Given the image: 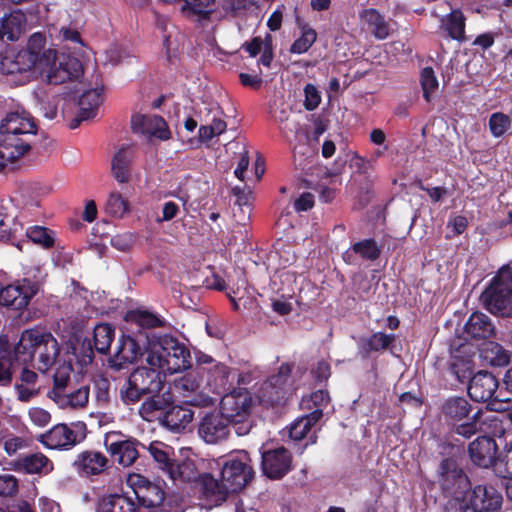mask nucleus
Returning a JSON list of instances; mask_svg holds the SVG:
<instances>
[{"mask_svg": "<svg viewBox=\"0 0 512 512\" xmlns=\"http://www.w3.org/2000/svg\"><path fill=\"white\" fill-rule=\"evenodd\" d=\"M449 371L460 384L469 382L472 378V368L468 362L463 360L452 362Z\"/></svg>", "mask_w": 512, "mask_h": 512, "instance_id": "4d7b16f0", "label": "nucleus"}, {"mask_svg": "<svg viewBox=\"0 0 512 512\" xmlns=\"http://www.w3.org/2000/svg\"><path fill=\"white\" fill-rule=\"evenodd\" d=\"M26 21V15L19 9L5 14L0 20V40H18L25 30Z\"/></svg>", "mask_w": 512, "mask_h": 512, "instance_id": "7c9ffc66", "label": "nucleus"}, {"mask_svg": "<svg viewBox=\"0 0 512 512\" xmlns=\"http://www.w3.org/2000/svg\"><path fill=\"white\" fill-rule=\"evenodd\" d=\"M323 417V413L318 410H313L311 413L297 418L290 426L289 437L294 441L303 440L310 432L312 427Z\"/></svg>", "mask_w": 512, "mask_h": 512, "instance_id": "58836bf2", "label": "nucleus"}, {"mask_svg": "<svg viewBox=\"0 0 512 512\" xmlns=\"http://www.w3.org/2000/svg\"><path fill=\"white\" fill-rule=\"evenodd\" d=\"M440 31L455 41L465 42L467 40L466 17L461 9H453L450 13L446 14L440 19Z\"/></svg>", "mask_w": 512, "mask_h": 512, "instance_id": "c85d7f7f", "label": "nucleus"}, {"mask_svg": "<svg viewBox=\"0 0 512 512\" xmlns=\"http://www.w3.org/2000/svg\"><path fill=\"white\" fill-rule=\"evenodd\" d=\"M107 210L114 216H122L128 210L127 201L119 193H112L107 200Z\"/></svg>", "mask_w": 512, "mask_h": 512, "instance_id": "052dcab7", "label": "nucleus"}, {"mask_svg": "<svg viewBox=\"0 0 512 512\" xmlns=\"http://www.w3.org/2000/svg\"><path fill=\"white\" fill-rule=\"evenodd\" d=\"M70 384L69 374L57 372L53 377V388L48 394L49 397L56 402V400L71 389Z\"/></svg>", "mask_w": 512, "mask_h": 512, "instance_id": "5fc2aeb1", "label": "nucleus"}, {"mask_svg": "<svg viewBox=\"0 0 512 512\" xmlns=\"http://www.w3.org/2000/svg\"><path fill=\"white\" fill-rule=\"evenodd\" d=\"M22 365L14 357V350H5L0 353V387H9L13 380L16 366Z\"/></svg>", "mask_w": 512, "mask_h": 512, "instance_id": "37998d69", "label": "nucleus"}, {"mask_svg": "<svg viewBox=\"0 0 512 512\" xmlns=\"http://www.w3.org/2000/svg\"><path fill=\"white\" fill-rule=\"evenodd\" d=\"M36 132L37 125L28 112H9L0 123V149L11 154L14 162L30 150L29 138Z\"/></svg>", "mask_w": 512, "mask_h": 512, "instance_id": "7ed1b4c3", "label": "nucleus"}, {"mask_svg": "<svg viewBox=\"0 0 512 512\" xmlns=\"http://www.w3.org/2000/svg\"><path fill=\"white\" fill-rule=\"evenodd\" d=\"M493 472L500 478L512 479V443H506L499 450Z\"/></svg>", "mask_w": 512, "mask_h": 512, "instance_id": "c03bdc74", "label": "nucleus"}, {"mask_svg": "<svg viewBox=\"0 0 512 512\" xmlns=\"http://www.w3.org/2000/svg\"><path fill=\"white\" fill-rule=\"evenodd\" d=\"M148 451L157 463L158 468L168 474L174 462V459L171 457L173 453L172 448L160 441H154L150 443Z\"/></svg>", "mask_w": 512, "mask_h": 512, "instance_id": "a19ab883", "label": "nucleus"}, {"mask_svg": "<svg viewBox=\"0 0 512 512\" xmlns=\"http://www.w3.org/2000/svg\"><path fill=\"white\" fill-rule=\"evenodd\" d=\"M135 439H121V434L110 432L105 435L104 445L111 457L123 467L131 466L139 457Z\"/></svg>", "mask_w": 512, "mask_h": 512, "instance_id": "dca6fc26", "label": "nucleus"}, {"mask_svg": "<svg viewBox=\"0 0 512 512\" xmlns=\"http://www.w3.org/2000/svg\"><path fill=\"white\" fill-rule=\"evenodd\" d=\"M142 355L138 342L130 335L123 334L117 342L114 354L109 358L110 368L119 371Z\"/></svg>", "mask_w": 512, "mask_h": 512, "instance_id": "5701e85b", "label": "nucleus"}, {"mask_svg": "<svg viewBox=\"0 0 512 512\" xmlns=\"http://www.w3.org/2000/svg\"><path fill=\"white\" fill-rule=\"evenodd\" d=\"M499 386L498 379L488 371H479L469 381L467 392L475 402H486L491 399L498 400L495 396Z\"/></svg>", "mask_w": 512, "mask_h": 512, "instance_id": "aec40b11", "label": "nucleus"}, {"mask_svg": "<svg viewBox=\"0 0 512 512\" xmlns=\"http://www.w3.org/2000/svg\"><path fill=\"white\" fill-rule=\"evenodd\" d=\"M83 75V66L80 60L71 56H62L50 67L47 78L53 85H60L67 81L77 80Z\"/></svg>", "mask_w": 512, "mask_h": 512, "instance_id": "4be33fe9", "label": "nucleus"}, {"mask_svg": "<svg viewBox=\"0 0 512 512\" xmlns=\"http://www.w3.org/2000/svg\"><path fill=\"white\" fill-rule=\"evenodd\" d=\"M221 395L219 412L228 420L233 417H250L253 400L246 388L232 387Z\"/></svg>", "mask_w": 512, "mask_h": 512, "instance_id": "2eb2a0df", "label": "nucleus"}, {"mask_svg": "<svg viewBox=\"0 0 512 512\" xmlns=\"http://www.w3.org/2000/svg\"><path fill=\"white\" fill-rule=\"evenodd\" d=\"M96 512H137V505L126 495L108 494L99 499Z\"/></svg>", "mask_w": 512, "mask_h": 512, "instance_id": "e433bc0d", "label": "nucleus"}, {"mask_svg": "<svg viewBox=\"0 0 512 512\" xmlns=\"http://www.w3.org/2000/svg\"><path fill=\"white\" fill-rule=\"evenodd\" d=\"M214 4L215 0H184L183 9H188L203 19H208Z\"/></svg>", "mask_w": 512, "mask_h": 512, "instance_id": "864d4df0", "label": "nucleus"}, {"mask_svg": "<svg viewBox=\"0 0 512 512\" xmlns=\"http://www.w3.org/2000/svg\"><path fill=\"white\" fill-rule=\"evenodd\" d=\"M27 237L36 244H40L44 248L54 246V237L52 231L43 226H31L26 231Z\"/></svg>", "mask_w": 512, "mask_h": 512, "instance_id": "09e8293b", "label": "nucleus"}, {"mask_svg": "<svg viewBox=\"0 0 512 512\" xmlns=\"http://www.w3.org/2000/svg\"><path fill=\"white\" fill-rule=\"evenodd\" d=\"M330 401L329 393L326 390H317L310 394L309 398H303L302 403L308 408H314V410H320L323 413L325 408Z\"/></svg>", "mask_w": 512, "mask_h": 512, "instance_id": "13d9d810", "label": "nucleus"}, {"mask_svg": "<svg viewBox=\"0 0 512 512\" xmlns=\"http://www.w3.org/2000/svg\"><path fill=\"white\" fill-rule=\"evenodd\" d=\"M128 482L140 506L153 509L162 505L165 492L158 484L139 474L130 476Z\"/></svg>", "mask_w": 512, "mask_h": 512, "instance_id": "f3484780", "label": "nucleus"}, {"mask_svg": "<svg viewBox=\"0 0 512 512\" xmlns=\"http://www.w3.org/2000/svg\"><path fill=\"white\" fill-rule=\"evenodd\" d=\"M229 433V420L216 410L206 413L198 424V435L208 444L226 440Z\"/></svg>", "mask_w": 512, "mask_h": 512, "instance_id": "a211bd4d", "label": "nucleus"}, {"mask_svg": "<svg viewBox=\"0 0 512 512\" xmlns=\"http://www.w3.org/2000/svg\"><path fill=\"white\" fill-rule=\"evenodd\" d=\"M89 400V387L81 386L76 390L72 388L62 395L61 398L56 400V404H58L61 408H82L87 405Z\"/></svg>", "mask_w": 512, "mask_h": 512, "instance_id": "79ce46f5", "label": "nucleus"}, {"mask_svg": "<svg viewBox=\"0 0 512 512\" xmlns=\"http://www.w3.org/2000/svg\"><path fill=\"white\" fill-rule=\"evenodd\" d=\"M173 403V393L169 387H165L162 392L152 393L145 397L139 408V414L148 420L155 412L161 411L163 414Z\"/></svg>", "mask_w": 512, "mask_h": 512, "instance_id": "c756f323", "label": "nucleus"}, {"mask_svg": "<svg viewBox=\"0 0 512 512\" xmlns=\"http://www.w3.org/2000/svg\"><path fill=\"white\" fill-rule=\"evenodd\" d=\"M488 126L492 136L495 138H500L510 128L511 120L508 115L502 112H495L490 115Z\"/></svg>", "mask_w": 512, "mask_h": 512, "instance_id": "8fccbe9b", "label": "nucleus"}, {"mask_svg": "<svg viewBox=\"0 0 512 512\" xmlns=\"http://www.w3.org/2000/svg\"><path fill=\"white\" fill-rule=\"evenodd\" d=\"M0 66L2 73L6 75L21 74L35 67L43 71L49 66V56L46 53L38 55L32 50L21 49L16 54L4 56Z\"/></svg>", "mask_w": 512, "mask_h": 512, "instance_id": "9b49d317", "label": "nucleus"}, {"mask_svg": "<svg viewBox=\"0 0 512 512\" xmlns=\"http://www.w3.org/2000/svg\"><path fill=\"white\" fill-rule=\"evenodd\" d=\"M133 159V149L130 146L121 147L112 159V172L120 183H126L130 176V164Z\"/></svg>", "mask_w": 512, "mask_h": 512, "instance_id": "4c0bfd02", "label": "nucleus"}, {"mask_svg": "<svg viewBox=\"0 0 512 512\" xmlns=\"http://www.w3.org/2000/svg\"><path fill=\"white\" fill-rule=\"evenodd\" d=\"M314 206V195L310 192L302 193L294 202V209L297 212L310 210Z\"/></svg>", "mask_w": 512, "mask_h": 512, "instance_id": "774afa93", "label": "nucleus"}, {"mask_svg": "<svg viewBox=\"0 0 512 512\" xmlns=\"http://www.w3.org/2000/svg\"><path fill=\"white\" fill-rule=\"evenodd\" d=\"M213 465L219 469V476L223 478L231 493L240 492L254 476L249 453L244 450L225 460L209 462L211 469H213Z\"/></svg>", "mask_w": 512, "mask_h": 512, "instance_id": "6e6552de", "label": "nucleus"}, {"mask_svg": "<svg viewBox=\"0 0 512 512\" xmlns=\"http://www.w3.org/2000/svg\"><path fill=\"white\" fill-rule=\"evenodd\" d=\"M37 292V286L28 279L7 285L0 289V306L23 311Z\"/></svg>", "mask_w": 512, "mask_h": 512, "instance_id": "f8f14e48", "label": "nucleus"}, {"mask_svg": "<svg viewBox=\"0 0 512 512\" xmlns=\"http://www.w3.org/2000/svg\"><path fill=\"white\" fill-rule=\"evenodd\" d=\"M115 337V328L109 323H99L93 329V347L103 355L108 354Z\"/></svg>", "mask_w": 512, "mask_h": 512, "instance_id": "ea45409f", "label": "nucleus"}, {"mask_svg": "<svg viewBox=\"0 0 512 512\" xmlns=\"http://www.w3.org/2000/svg\"><path fill=\"white\" fill-rule=\"evenodd\" d=\"M72 466L81 477L99 476L108 469L109 459L100 451L85 450L76 456Z\"/></svg>", "mask_w": 512, "mask_h": 512, "instance_id": "412c9836", "label": "nucleus"}, {"mask_svg": "<svg viewBox=\"0 0 512 512\" xmlns=\"http://www.w3.org/2000/svg\"><path fill=\"white\" fill-rule=\"evenodd\" d=\"M207 464L208 463H206L202 459L196 461L187 458L182 460L181 462L174 461L167 475L174 482L198 483L199 479L201 478L204 472V469L207 467Z\"/></svg>", "mask_w": 512, "mask_h": 512, "instance_id": "393cba45", "label": "nucleus"}, {"mask_svg": "<svg viewBox=\"0 0 512 512\" xmlns=\"http://www.w3.org/2000/svg\"><path fill=\"white\" fill-rule=\"evenodd\" d=\"M486 309L501 317H512V269L504 265L481 294Z\"/></svg>", "mask_w": 512, "mask_h": 512, "instance_id": "0eeeda50", "label": "nucleus"}, {"mask_svg": "<svg viewBox=\"0 0 512 512\" xmlns=\"http://www.w3.org/2000/svg\"><path fill=\"white\" fill-rule=\"evenodd\" d=\"M72 349L77 362L81 366H87L93 362L95 357L94 351L96 350L89 338H84L80 344L74 346Z\"/></svg>", "mask_w": 512, "mask_h": 512, "instance_id": "603ef678", "label": "nucleus"}, {"mask_svg": "<svg viewBox=\"0 0 512 512\" xmlns=\"http://www.w3.org/2000/svg\"><path fill=\"white\" fill-rule=\"evenodd\" d=\"M437 475L442 494L449 498L446 503L447 511L457 510L472 485L469 476L452 457H445L440 461Z\"/></svg>", "mask_w": 512, "mask_h": 512, "instance_id": "423d86ee", "label": "nucleus"}, {"mask_svg": "<svg viewBox=\"0 0 512 512\" xmlns=\"http://www.w3.org/2000/svg\"><path fill=\"white\" fill-rule=\"evenodd\" d=\"M13 469L25 474H47L53 469L51 460L41 452L20 456L13 462Z\"/></svg>", "mask_w": 512, "mask_h": 512, "instance_id": "bb28decb", "label": "nucleus"}, {"mask_svg": "<svg viewBox=\"0 0 512 512\" xmlns=\"http://www.w3.org/2000/svg\"><path fill=\"white\" fill-rule=\"evenodd\" d=\"M467 339L486 340L494 336L495 326L489 316L476 311L473 312L464 325Z\"/></svg>", "mask_w": 512, "mask_h": 512, "instance_id": "a878e982", "label": "nucleus"}, {"mask_svg": "<svg viewBox=\"0 0 512 512\" xmlns=\"http://www.w3.org/2000/svg\"><path fill=\"white\" fill-rule=\"evenodd\" d=\"M130 319L143 328H156L163 325L162 320L157 315L148 311H132Z\"/></svg>", "mask_w": 512, "mask_h": 512, "instance_id": "6e6d98bb", "label": "nucleus"}, {"mask_svg": "<svg viewBox=\"0 0 512 512\" xmlns=\"http://www.w3.org/2000/svg\"><path fill=\"white\" fill-rule=\"evenodd\" d=\"M13 350L14 357L19 363L27 366L35 362L34 367L44 373L55 363L60 353V346L50 332L31 328L21 333Z\"/></svg>", "mask_w": 512, "mask_h": 512, "instance_id": "f257e3e1", "label": "nucleus"}, {"mask_svg": "<svg viewBox=\"0 0 512 512\" xmlns=\"http://www.w3.org/2000/svg\"><path fill=\"white\" fill-rule=\"evenodd\" d=\"M421 87L423 90V98L426 102L432 99V93L438 88V80L432 67H425L420 75Z\"/></svg>", "mask_w": 512, "mask_h": 512, "instance_id": "3c124183", "label": "nucleus"}, {"mask_svg": "<svg viewBox=\"0 0 512 512\" xmlns=\"http://www.w3.org/2000/svg\"><path fill=\"white\" fill-rule=\"evenodd\" d=\"M501 490L490 482L472 484L458 506V512H502Z\"/></svg>", "mask_w": 512, "mask_h": 512, "instance_id": "1a4fd4ad", "label": "nucleus"}, {"mask_svg": "<svg viewBox=\"0 0 512 512\" xmlns=\"http://www.w3.org/2000/svg\"><path fill=\"white\" fill-rule=\"evenodd\" d=\"M439 419L453 436L469 440L481 430L483 410L464 396H449L439 404Z\"/></svg>", "mask_w": 512, "mask_h": 512, "instance_id": "f03ea898", "label": "nucleus"}, {"mask_svg": "<svg viewBox=\"0 0 512 512\" xmlns=\"http://www.w3.org/2000/svg\"><path fill=\"white\" fill-rule=\"evenodd\" d=\"M203 371L207 373V384L218 395L233 387V383L230 381L231 369L227 365L218 362L214 364V367H204Z\"/></svg>", "mask_w": 512, "mask_h": 512, "instance_id": "f704fd0d", "label": "nucleus"}, {"mask_svg": "<svg viewBox=\"0 0 512 512\" xmlns=\"http://www.w3.org/2000/svg\"><path fill=\"white\" fill-rule=\"evenodd\" d=\"M360 20L367 26V30L377 40H384L389 37L391 33V26L386 21L385 16L382 15L375 8L363 9L359 13Z\"/></svg>", "mask_w": 512, "mask_h": 512, "instance_id": "2f4dec72", "label": "nucleus"}, {"mask_svg": "<svg viewBox=\"0 0 512 512\" xmlns=\"http://www.w3.org/2000/svg\"><path fill=\"white\" fill-rule=\"evenodd\" d=\"M18 492V480L11 474L0 475V496L11 497Z\"/></svg>", "mask_w": 512, "mask_h": 512, "instance_id": "680f3d73", "label": "nucleus"}, {"mask_svg": "<svg viewBox=\"0 0 512 512\" xmlns=\"http://www.w3.org/2000/svg\"><path fill=\"white\" fill-rule=\"evenodd\" d=\"M467 453L474 466L493 470L499 447L492 436L479 435L468 444Z\"/></svg>", "mask_w": 512, "mask_h": 512, "instance_id": "4468645a", "label": "nucleus"}, {"mask_svg": "<svg viewBox=\"0 0 512 512\" xmlns=\"http://www.w3.org/2000/svg\"><path fill=\"white\" fill-rule=\"evenodd\" d=\"M14 388L17 392V399L20 402H29L32 398L38 395L39 390L33 386L15 383Z\"/></svg>", "mask_w": 512, "mask_h": 512, "instance_id": "0e129e2a", "label": "nucleus"}, {"mask_svg": "<svg viewBox=\"0 0 512 512\" xmlns=\"http://www.w3.org/2000/svg\"><path fill=\"white\" fill-rule=\"evenodd\" d=\"M262 471L270 479H281L292 469V454L280 446L262 453Z\"/></svg>", "mask_w": 512, "mask_h": 512, "instance_id": "6ab92c4d", "label": "nucleus"}, {"mask_svg": "<svg viewBox=\"0 0 512 512\" xmlns=\"http://www.w3.org/2000/svg\"><path fill=\"white\" fill-rule=\"evenodd\" d=\"M321 102V95L317 87L308 83L304 87V102L303 106L307 111L315 110Z\"/></svg>", "mask_w": 512, "mask_h": 512, "instance_id": "bf43d9fd", "label": "nucleus"}, {"mask_svg": "<svg viewBox=\"0 0 512 512\" xmlns=\"http://www.w3.org/2000/svg\"><path fill=\"white\" fill-rule=\"evenodd\" d=\"M131 126L134 132L147 134L160 140H168L171 137L166 121L159 115H133Z\"/></svg>", "mask_w": 512, "mask_h": 512, "instance_id": "b1692460", "label": "nucleus"}, {"mask_svg": "<svg viewBox=\"0 0 512 512\" xmlns=\"http://www.w3.org/2000/svg\"><path fill=\"white\" fill-rule=\"evenodd\" d=\"M249 418L250 417H233V419H229V426H234L235 433L238 436L247 435L252 428V424Z\"/></svg>", "mask_w": 512, "mask_h": 512, "instance_id": "69168bd1", "label": "nucleus"}, {"mask_svg": "<svg viewBox=\"0 0 512 512\" xmlns=\"http://www.w3.org/2000/svg\"><path fill=\"white\" fill-rule=\"evenodd\" d=\"M86 437V425L83 422L57 424L44 435V444L51 449H69Z\"/></svg>", "mask_w": 512, "mask_h": 512, "instance_id": "9d476101", "label": "nucleus"}, {"mask_svg": "<svg viewBox=\"0 0 512 512\" xmlns=\"http://www.w3.org/2000/svg\"><path fill=\"white\" fill-rule=\"evenodd\" d=\"M317 40L316 31L307 24L301 27V35L290 47L292 54H303L307 52Z\"/></svg>", "mask_w": 512, "mask_h": 512, "instance_id": "49530a36", "label": "nucleus"}, {"mask_svg": "<svg viewBox=\"0 0 512 512\" xmlns=\"http://www.w3.org/2000/svg\"><path fill=\"white\" fill-rule=\"evenodd\" d=\"M165 387V375L159 369L138 367L120 388V398L124 404L133 405L152 393L162 392Z\"/></svg>", "mask_w": 512, "mask_h": 512, "instance_id": "39448f33", "label": "nucleus"}, {"mask_svg": "<svg viewBox=\"0 0 512 512\" xmlns=\"http://www.w3.org/2000/svg\"><path fill=\"white\" fill-rule=\"evenodd\" d=\"M198 484L200 485L202 495L210 501H225L228 494L231 493L225 485V481L222 477H220V479H216L209 472H203Z\"/></svg>", "mask_w": 512, "mask_h": 512, "instance_id": "72a5a7b5", "label": "nucleus"}, {"mask_svg": "<svg viewBox=\"0 0 512 512\" xmlns=\"http://www.w3.org/2000/svg\"><path fill=\"white\" fill-rule=\"evenodd\" d=\"M251 5L252 0H222L220 3L221 10L226 18L243 17Z\"/></svg>", "mask_w": 512, "mask_h": 512, "instance_id": "de8ad7c7", "label": "nucleus"}, {"mask_svg": "<svg viewBox=\"0 0 512 512\" xmlns=\"http://www.w3.org/2000/svg\"><path fill=\"white\" fill-rule=\"evenodd\" d=\"M396 341L395 334L375 332L367 337H361L357 343L358 354L367 359L372 353L390 349Z\"/></svg>", "mask_w": 512, "mask_h": 512, "instance_id": "cd10ccee", "label": "nucleus"}, {"mask_svg": "<svg viewBox=\"0 0 512 512\" xmlns=\"http://www.w3.org/2000/svg\"><path fill=\"white\" fill-rule=\"evenodd\" d=\"M193 416L194 412L190 408L174 405L173 403L170 408L162 414L160 421L163 426L171 431L179 432L187 428L192 422Z\"/></svg>", "mask_w": 512, "mask_h": 512, "instance_id": "473e14b6", "label": "nucleus"}, {"mask_svg": "<svg viewBox=\"0 0 512 512\" xmlns=\"http://www.w3.org/2000/svg\"><path fill=\"white\" fill-rule=\"evenodd\" d=\"M103 88H94L85 91L79 98V113L77 122L86 121L96 116L103 102Z\"/></svg>", "mask_w": 512, "mask_h": 512, "instance_id": "c9c22d12", "label": "nucleus"}, {"mask_svg": "<svg viewBox=\"0 0 512 512\" xmlns=\"http://www.w3.org/2000/svg\"><path fill=\"white\" fill-rule=\"evenodd\" d=\"M352 249L360 259L376 261L381 255V247L374 238H367L352 244Z\"/></svg>", "mask_w": 512, "mask_h": 512, "instance_id": "a18cd8bd", "label": "nucleus"}, {"mask_svg": "<svg viewBox=\"0 0 512 512\" xmlns=\"http://www.w3.org/2000/svg\"><path fill=\"white\" fill-rule=\"evenodd\" d=\"M293 363H282L276 374L271 375L263 384L262 394L271 405L283 402L291 387Z\"/></svg>", "mask_w": 512, "mask_h": 512, "instance_id": "ddd939ff", "label": "nucleus"}, {"mask_svg": "<svg viewBox=\"0 0 512 512\" xmlns=\"http://www.w3.org/2000/svg\"><path fill=\"white\" fill-rule=\"evenodd\" d=\"M146 361L164 375L183 372L192 367L189 348L170 334L161 335L150 344Z\"/></svg>", "mask_w": 512, "mask_h": 512, "instance_id": "20e7f679", "label": "nucleus"}, {"mask_svg": "<svg viewBox=\"0 0 512 512\" xmlns=\"http://www.w3.org/2000/svg\"><path fill=\"white\" fill-rule=\"evenodd\" d=\"M46 43L45 37L41 33H34L30 36L28 40V46L25 50H32L36 52L38 55H43L46 53L47 56H51V50H47L42 52Z\"/></svg>", "mask_w": 512, "mask_h": 512, "instance_id": "e2e57ef3", "label": "nucleus"}, {"mask_svg": "<svg viewBox=\"0 0 512 512\" xmlns=\"http://www.w3.org/2000/svg\"><path fill=\"white\" fill-rule=\"evenodd\" d=\"M312 374L317 383L326 382L331 375V366L327 361L321 360L312 370Z\"/></svg>", "mask_w": 512, "mask_h": 512, "instance_id": "338daca9", "label": "nucleus"}]
</instances>
